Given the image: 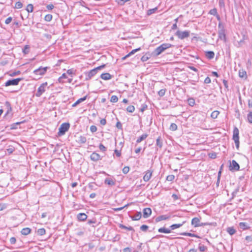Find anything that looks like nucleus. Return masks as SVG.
Here are the masks:
<instances>
[{
  "label": "nucleus",
  "mask_w": 252,
  "mask_h": 252,
  "mask_svg": "<svg viewBox=\"0 0 252 252\" xmlns=\"http://www.w3.org/2000/svg\"><path fill=\"white\" fill-rule=\"evenodd\" d=\"M157 10V7L152 8V9H150L147 11V14L148 15H150L152 14L153 13H155Z\"/></svg>",
  "instance_id": "58836bf2"
},
{
  "label": "nucleus",
  "mask_w": 252,
  "mask_h": 252,
  "mask_svg": "<svg viewBox=\"0 0 252 252\" xmlns=\"http://www.w3.org/2000/svg\"><path fill=\"white\" fill-rule=\"evenodd\" d=\"M158 232L159 233H170L171 232V229L161 227L158 229Z\"/></svg>",
  "instance_id": "4be33fe9"
},
{
  "label": "nucleus",
  "mask_w": 252,
  "mask_h": 252,
  "mask_svg": "<svg viewBox=\"0 0 252 252\" xmlns=\"http://www.w3.org/2000/svg\"><path fill=\"white\" fill-rule=\"evenodd\" d=\"M170 218V216H169L167 215H161V216H159L157 217L156 218L155 220L156 222H159V221H160L162 220H168Z\"/></svg>",
  "instance_id": "4468645a"
},
{
  "label": "nucleus",
  "mask_w": 252,
  "mask_h": 252,
  "mask_svg": "<svg viewBox=\"0 0 252 252\" xmlns=\"http://www.w3.org/2000/svg\"><path fill=\"white\" fill-rule=\"evenodd\" d=\"M151 56H150V55L149 53H146L145 55H144V56H143L141 58V60L142 61V62H146L147 61V60H148L150 58Z\"/></svg>",
  "instance_id": "bb28decb"
},
{
  "label": "nucleus",
  "mask_w": 252,
  "mask_h": 252,
  "mask_svg": "<svg viewBox=\"0 0 252 252\" xmlns=\"http://www.w3.org/2000/svg\"><path fill=\"white\" fill-rule=\"evenodd\" d=\"M104 66L105 65H102L90 70L88 73V78L87 79H91L93 76H94L97 73L98 70H100L101 69L104 68Z\"/></svg>",
  "instance_id": "0eeeda50"
},
{
  "label": "nucleus",
  "mask_w": 252,
  "mask_h": 252,
  "mask_svg": "<svg viewBox=\"0 0 252 252\" xmlns=\"http://www.w3.org/2000/svg\"><path fill=\"white\" fill-rule=\"evenodd\" d=\"M141 50L140 48H138L132 50L130 52H129L127 55H126L125 57L123 58V59H126L127 57H129L131 55L134 54L135 53H136L137 51H139Z\"/></svg>",
  "instance_id": "393cba45"
},
{
  "label": "nucleus",
  "mask_w": 252,
  "mask_h": 252,
  "mask_svg": "<svg viewBox=\"0 0 252 252\" xmlns=\"http://www.w3.org/2000/svg\"><path fill=\"white\" fill-rule=\"evenodd\" d=\"M239 227L241 229L244 230H247L250 228V227L248 226L247 223L244 222H241L239 223Z\"/></svg>",
  "instance_id": "6ab92c4d"
},
{
  "label": "nucleus",
  "mask_w": 252,
  "mask_h": 252,
  "mask_svg": "<svg viewBox=\"0 0 252 252\" xmlns=\"http://www.w3.org/2000/svg\"><path fill=\"white\" fill-rule=\"evenodd\" d=\"M247 119L248 122L252 124V112H250L248 114L247 116Z\"/></svg>",
  "instance_id": "09e8293b"
},
{
  "label": "nucleus",
  "mask_w": 252,
  "mask_h": 252,
  "mask_svg": "<svg viewBox=\"0 0 252 252\" xmlns=\"http://www.w3.org/2000/svg\"><path fill=\"white\" fill-rule=\"evenodd\" d=\"M191 224L195 227L203 225L202 223H200V219L198 218H194L192 219Z\"/></svg>",
  "instance_id": "9b49d317"
},
{
  "label": "nucleus",
  "mask_w": 252,
  "mask_h": 252,
  "mask_svg": "<svg viewBox=\"0 0 252 252\" xmlns=\"http://www.w3.org/2000/svg\"><path fill=\"white\" fill-rule=\"evenodd\" d=\"M239 77L241 78H246V77H247L246 71L243 69L240 70L239 71Z\"/></svg>",
  "instance_id": "a878e982"
},
{
  "label": "nucleus",
  "mask_w": 252,
  "mask_h": 252,
  "mask_svg": "<svg viewBox=\"0 0 252 252\" xmlns=\"http://www.w3.org/2000/svg\"><path fill=\"white\" fill-rule=\"evenodd\" d=\"M190 32L189 31H177L175 33V35L180 39H184V38H187L189 36Z\"/></svg>",
  "instance_id": "39448f33"
},
{
  "label": "nucleus",
  "mask_w": 252,
  "mask_h": 252,
  "mask_svg": "<svg viewBox=\"0 0 252 252\" xmlns=\"http://www.w3.org/2000/svg\"><path fill=\"white\" fill-rule=\"evenodd\" d=\"M87 95H86L84 97H82V98H79V99H78L74 103H73L72 104V106L73 107H75L76 106L77 104H78L79 103L84 101V100H85L87 98Z\"/></svg>",
  "instance_id": "5701e85b"
},
{
  "label": "nucleus",
  "mask_w": 252,
  "mask_h": 252,
  "mask_svg": "<svg viewBox=\"0 0 252 252\" xmlns=\"http://www.w3.org/2000/svg\"><path fill=\"white\" fill-rule=\"evenodd\" d=\"M69 126L70 125L68 123L62 124L59 128V134L63 135L68 130Z\"/></svg>",
  "instance_id": "423d86ee"
},
{
  "label": "nucleus",
  "mask_w": 252,
  "mask_h": 252,
  "mask_svg": "<svg viewBox=\"0 0 252 252\" xmlns=\"http://www.w3.org/2000/svg\"><path fill=\"white\" fill-rule=\"evenodd\" d=\"M220 112L217 110L214 111L211 115V117L212 119H216L217 118L218 116L219 115Z\"/></svg>",
  "instance_id": "7c9ffc66"
},
{
  "label": "nucleus",
  "mask_w": 252,
  "mask_h": 252,
  "mask_svg": "<svg viewBox=\"0 0 252 252\" xmlns=\"http://www.w3.org/2000/svg\"><path fill=\"white\" fill-rule=\"evenodd\" d=\"M143 217L148 218L152 213V210L150 208H146L143 209Z\"/></svg>",
  "instance_id": "2eb2a0df"
},
{
  "label": "nucleus",
  "mask_w": 252,
  "mask_h": 252,
  "mask_svg": "<svg viewBox=\"0 0 252 252\" xmlns=\"http://www.w3.org/2000/svg\"><path fill=\"white\" fill-rule=\"evenodd\" d=\"M48 68V67H43L40 66L38 68L34 70L33 73L37 75H43L46 72Z\"/></svg>",
  "instance_id": "1a4fd4ad"
},
{
  "label": "nucleus",
  "mask_w": 252,
  "mask_h": 252,
  "mask_svg": "<svg viewBox=\"0 0 252 252\" xmlns=\"http://www.w3.org/2000/svg\"><path fill=\"white\" fill-rule=\"evenodd\" d=\"M175 179V176L174 175H169L167 176L166 180L168 181H172Z\"/></svg>",
  "instance_id": "49530a36"
},
{
  "label": "nucleus",
  "mask_w": 252,
  "mask_h": 252,
  "mask_svg": "<svg viewBox=\"0 0 252 252\" xmlns=\"http://www.w3.org/2000/svg\"><path fill=\"white\" fill-rule=\"evenodd\" d=\"M33 6L32 4H29L27 6L26 10L29 13H30V12H32L33 11Z\"/></svg>",
  "instance_id": "c9c22d12"
},
{
  "label": "nucleus",
  "mask_w": 252,
  "mask_h": 252,
  "mask_svg": "<svg viewBox=\"0 0 252 252\" xmlns=\"http://www.w3.org/2000/svg\"><path fill=\"white\" fill-rule=\"evenodd\" d=\"M52 19V15L51 14H47L44 17V20L46 21L50 22Z\"/></svg>",
  "instance_id": "37998d69"
},
{
  "label": "nucleus",
  "mask_w": 252,
  "mask_h": 252,
  "mask_svg": "<svg viewBox=\"0 0 252 252\" xmlns=\"http://www.w3.org/2000/svg\"><path fill=\"white\" fill-rule=\"evenodd\" d=\"M239 133V129L237 127H235L233 129V139L238 150L239 149L240 144Z\"/></svg>",
  "instance_id": "7ed1b4c3"
},
{
  "label": "nucleus",
  "mask_w": 252,
  "mask_h": 252,
  "mask_svg": "<svg viewBox=\"0 0 252 252\" xmlns=\"http://www.w3.org/2000/svg\"><path fill=\"white\" fill-rule=\"evenodd\" d=\"M181 235L190 237H197V236L195 234L188 232H183L181 233Z\"/></svg>",
  "instance_id": "a19ab883"
},
{
  "label": "nucleus",
  "mask_w": 252,
  "mask_h": 252,
  "mask_svg": "<svg viewBox=\"0 0 252 252\" xmlns=\"http://www.w3.org/2000/svg\"><path fill=\"white\" fill-rule=\"evenodd\" d=\"M90 130L92 132H94L97 130V127L95 126H91Z\"/></svg>",
  "instance_id": "4d7b16f0"
},
{
  "label": "nucleus",
  "mask_w": 252,
  "mask_h": 252,
  "mask_svg": "<svg viewBox=\"0 0 252 252\" xmlns=\"http://www.w3.org/2000/svg\"><path fill=\"white\" fill-rule=\"evenodd\" d=\"M128 205L129 204H126L124 206L122 207L113 208V210H114L116 212L119 211H121V210H123L125 207H127L128 206Z\"/></svg>",
  "instance_id": "3c124183"
},
{
  "label": "nucleus",
  "mask_w": 252,
  "mask_h": 252,
  "mask_svg": "<svg viewBox=\"0 0 252 252\" xmlns=\"http://www.w3.org/2000/svg\"><path fill=\"white\" fill-rule=\"evenodd\" d=\"M153 171L151 170H148L146 172L143 177V180L145 182L148 181L152 175Z\"/></svg>",
  "instance_id": "f8f14e48"
},
{
  "label": "nucleus",
  "mask_w": 252,
  "mask_h": 252,
  "mask_svg": "<svg viewBox=\"0 0 252 252\" xmlns=\"http://www.w3.org/2000/svg\"><path fill=\"white\" fill-rule=\"evenodd\" d=\"M245 239L249 242L252 241V237L251 236H247Z\"/></svg>",
  "instance_id": "774afa93"
},
{
  "label": "nucleus",
  "mask_w": 252,
  "mask_h": 252,
  "mask_svg": "<svg viewBox=\"0 0 252 252\" xmlns=\"http://www.w3.org/2000/svg\"><path fill=\"white\" fill-rule=\"evenodd\" d=\"M118 101V98L116 95H112L110 99V101L113 103L117 102Z\"/></svg>",
  "instance_id": "ea45409f"
},
{
  "label": "nucleus",
  "mask_w": 252,
  "mask_h": 252,
  "mask_svg": "<svg viewBox=\"0 0 252 252\" xmlns=\"http://www.w3.org/2000/svg\"><path fill=\"white\" fill-rule=\"evenodd\" d=\"M209 13L214 16L217 15L218 14L217 9L213 8L210 10Z\"/></svg>",
  "instance_id": "a18cd8bd"
},
{
  "label": "nucleus",
  "mask_w": 252,
  "mask_h": 252,
  "mask_svg": "<svg viewBox=\"0 0 252 252\" xmlns=\"http://www.w3.org/2000/svg\"><path fill=\"white\" fill-rule=\"evenodd\" d=\"M148 228H149V227L148 225L144 224L140 226V230L142 231L145 232L147 230Z\"/></svg>",
  "instance_id": "8fccbe9b"
},
{
  "label": "nucleus",
  "mask_w": 252,
  "mask_h": 252,
  "mask_svg": "<svg viewBox=\"0 0 252 252\" xmlns=\"http://www.w3.org/2000/svg\"><path fill=\"white\" fill-rule=\"evenodd\" d=\"M188 102L189 104L191 106H193L195 104L194 99L193 98H189L188 99Z\"/></svg>",
  "instance_id": "603ef678"
},
{
  "label": "nucleus",
  "mask_w": 252,
  "mask_h": 252,
  "mask_svg": "<svg viewBox=\"0 0 252 252\" xmlns=\"http://www.w3.org/2000/svg\"><path fill=\"white\" fill-rule=\"evenodd\" d=\"M16 240L15 237H11L10 239V242L11 244H14L16 243Z\"/></svg>",
  "instance_id": "0e129e2a"
},
{
  "label": "nucleus",
  "mask_w": 252,
  "mask_h": 252,
  "mask_svg": "<svg viewBox=\"0 0 252 252\" xmlns=\"http://www.w3.org/2000/svg\"><path fill=\"white\" fill-rule=\"evenodd\" d=\"M48 85L47 82L42 83L38 88L37 91L35 94L37 97H40L46 91Z\"/></svg>",
  "instance_id": "20e7f679"
},
{
  "label": "nucleus",
  "mask_w": 252,
  "mask_h": 252,
  "mask_svg": "<svg viewBox=\"0 0 252 252\" xmlns=\"http://www.w3.org/2000/svg\"><path fill=\"white\" fill-rule=\"evenodd\" d=\"M22 80L21 78H16L12 80H9L5 83V86L17 85L19 82Z\"/></svg>",
  "instance_id": "6e6552de"
},
{
  "label": "nucleus",
  "mask_w": 252,
  "mask_h": 252,
  "mask_svg": "<svg viewBox=\"0 0 252 252\" xmlns=\"http://www.w3.org/2000/svg\"><path fill=\"white\" fill-rule=\"evenodd\" d=\"M184 223V222L182 223H179V224H172L170 226V228H171V230H174V229H175L176 228H179L181 226H182L183 224V223Z\"/></svg>",
  "instance_id": "c85d7f7f"
},
{
  "label": "nucleus",
  "mask_w": 252,
  "mask_h": 252,
  "mask_svg": "<svg viewBox=\"0 0 252 252\" xmlns=\"http://www.w3.org/2000/svg\"><path fill=\"white\" fill-rule=\"evenodd\" d=\"M172 197H173L174 200H176L178 199H181V196L179 194H173L172 195Z\"/></svg>",
  "instance_id": "de8ad7c7"
},
{
  "label": "nucleus",
  "mask_w": 252,
  "mask_h": 252,
  "mask_svg": "<svg viewBox=\"0 0 252 252\" xmlns=\"http://www.w3.org/2000/svg\"><path fill=\"white\" fill-rule=\"evenodd\" d=\"M87 141L86 138L84 136H80L78 138V142L81 144H84L86 143Z\"/></svg>",
  "instance_id": "cd10ccee"
},
{
  "label": "nucleus",
  "mask_w": 252,
  "mask_h": 252,
  "mask_svg": "<svg viewBox=\"0 0 252 252\" xmlns=\"http://www.w3.org/2000/svg\"><path fill=\"white\" fill-rule=\"evenodd\" d=\"M129 171V168L128 166H125L123 169V172L124 174L127 173Z\"/></svg>",
  "instance_id": "864d4df0"
},
{
  "label": "nucleus",
  "mask_w": 252,
  "mask_h": 252,
  "mask_svg": "<svg viewBox=\"0 0 252 252\" xmlns=\"http://www.w3.org/2000/svg\"><path fill=\"white\" fill-rule=\"evenodd\" d=\"M119 227L122 229H126V230H130V231H134L133 228L131 226L127 227L123 224H120L119 225Z\"/></svg>",
  "instance_id": "2f4dec72"
},
{
  "label": "nucleus",
  "mask_w": 252,
  "mask_h": 252,
  "mask_svg": "<svg viewBox=\"0 0 252 252\" xmlns=\"http://www.w3.org/2000/svg\"><path fill=\"white\" fill-rule=\"evenodd\" d=\"M177 129V126L174 123H172L170 126V129L172 131H175Z\"/></svg>",
  "instance_id": "79ce46f5"
},
{
  "label": "nucleus",
  "mask_w": 252,
  "mask_h": 252,
  "mask_svg": "<svg viewBox=\"0 0 252 252\" xmlns=\"http://www.w3.org/2000/svg\"><path fill=\"white\" fill-rule=\"evenodd\" d=\"M37 233L38 235L42 236L45 234L46 231L44 228H42L38 229L37 231Z\"/></svg>",
  "instance_id": "72a5a7b5"
},
{
  "label": "nucleus",
  "mask_w": 252,
  "mask_h": 252,
  "mask_svg": "<svg viewBox=\"0 0 252 252\" xmlns=\"http://www.w3.org/2000/svg\"><path fill=\"white\" fill-rule=\"evenodd\" d=\"M142 215L140 212H136L135 215L130 217L131 219L133 220H139L141 218Z\"/></svg>",
  "instance_id": "f3484780"
},
{
  "label": "nucleus",
  "mask_w": 252,
  "mask_h": 252,
  "mask_svg": "<svg viewBox=\"0 0 252 252\" xmlns=\"http://www.w3.org/2000/svg\"><path fill=\"white\" fill-rule=\"evenodd\" d=\"M126 110L128 112L132 113L135 110V107L133 105H129L127 107Z\"/></svg>",
  "instance_id": "e433bc0d"
},
{
  "label": "nucleus",
  "mask_w": 252,
  "mask_h": 252,
  "mask_svg": "<svg viewBox=\"0 0 252 252\" xmlns=\"http://www.w3.org/2000/svg\"><path fill=\"white\" fill-rule=\"evenodd\" d=\"M206 57L209 59H212L214 58L215 54L213 51H207L205 53Z\"/></svg>",
  "instance_id": "412c9836"
},
{
  "label": "nucleus",
  "mask_w": 252,
  "mask_h": 252,
  "mask_svg": "<svg viewBox=\"0 0 252 252\" xmlns=\"http://www.w3.org/2000/svg\"><path fill=\"white\" fill-rule=\"evenodd\" d=\"M6 208V205L5 204H0V211H2Z\"/></svg>",
  "instance_id": "e2e57ef3"
},
{
  "label": "nucleus",
  "mask_w": 252,
  "mask_h": 252,
  "mask_svg": "<svg viewBox=\"0 0 252 252\" xmlns=\"http://www.w3.org/2000/svg\"><path fill=\"white\" fill-rule=\"evenodd\" d=\"M105 183L109 185H114L115 183L113 180L110 179L109 178L105 179Z\"/></svg>",
  "instance_id": "4c0bfd02"
},
{
  "label": "nucleus",
  "mask_w": 252,
  "mask_h": 252,
  "mask_svg": "<svg viewBox=\"0 0 252 252\" xmlns=\"http://www.w3.org/2000/svg\"><path fill=\"white\" fill-rule=\"evenodd\" d=\"M12 17H9L5 20V23L6 24H9L12 21Z\"/></svg>",
  "instance_id": "bf43d9fd"
},
{
  "label": "nucleus",
  "mask_w": 252,
  "mask_h": 252,
  "mask_svg": "<svg viewBox=\"0 0 252 252\" xmlns=\"http://www.w3.org/2000/svg\"><path fill=\"white\" fill-rule=\"evenodd\" d=\"M23 6L22 3L20 1L16 2L15 4V8L17 9L21 8Z\"/></svg>",
  "instance_id": "c03bdc74"
},
{
  "label": "nucleus",
  "mask_w": 252,
  "mask_h": 252,
  "mask_svg": "<svg viewBox=\"0 0 252 252\" xmlns=\"http://www.w3.org/2000/svg\"><path fill=\"white\" fill-rule=\"evenodd\" d=\"M100 77H101V78H102V79H103L104 80H108L111 79L112 76L109 73H104L101 74Z\"/></svg>",
  "instance_id": "dca6fc26"
},
{
  "label": "nucleus",
  "mask_w": 252,
  "mask_h": 252,
  "mask_svg": "<svg viewBox=\"0 0 252 252\" xmlns=\"http://www.w3.org/2000/svg\"><path fill=\"white\" fill-rule=\"evenodd\" d=\"M172 46V45L170 43L162 44L156 48L153 53L155 56H158L164 52L166 49H168Z\"/></svg>",
  "instance_id": "f257e3e1"
},
{
  "label": "nucleus",
  "mask_w": 252,
  "mask_h": 252,
  "mask_svg": "<svg viewBox=\"0 0 252 252\" xmlns=\"http://www.w3.org/2000/svg\"><path fill=\"white\" fill-rule=\"evenodd\" d=\"M156 145L161 148L162 146V141L160 137H158L156 140Z\"/></svg>",
  "instance_id": "c756f323"
},
{
  "label": "nucleus",
  "mask_w": 252,
  "mask_h": 252,
  "mask_svg": "<svg viewBox=\"0 0 252 252\" xmlns=\"http://www.w3.org/2000/svg\"><path fill=\"white\" fill-rule=\"evenodd\" d=\"M147 134H143L142 135H141L139 138H137L136 140V142L137 143H139L141 142L142 141L145 140L147 137H148Z\"/></svg>",
  "instance_id": "b1692460"
},
{
  "label": "nucleus",
  "mask_w": 252,
  "mask_h": 252,
  "mask_svg": "<svg viewBox=\"0 0 252 252\" xmlns=\"http://www.w3.org/2000/svg\"><path fill=\"white\" fill-rule=\"evenodd\" d=\"M204 83L206 84L211 83V79L209 77H207L204 80Z\"/></svg>",
  "instance_id": "338daca9"
},
{
  "label": "nucleus",
  "mask_w": 252,
  "mask_h": 252,
  "mask_svg": "<svg viewBox=\"0 0 252 252\" xmlns=\"http://www.w3.org/2000/svg\"><path fill=\"white\" fill-rule=\"evenodd\" d=\"M165 90H163V89H161L158 92V94L159 96H162L165 94Z\"/></svg>",
  "instance_id": "13d9d810"
},
{
  "label": "nucleus",
  "mask_w": 252,
  "mask_h": 252,
  "mask_svg": "<svg viewBox=\"0 0 252 252\" xmlns=\"http://www.w3.org/2000/svg\"><path fill=\"white\" fill-rule=\"evenodd\" d=\"M227 232L230 235H232L235 233L236 230L233 227H228L227 229Z\"/></svg>",
  "instance_id": "473e14b6"
},
{
  "label": "nucleus",
  "mask_w": 252,
  "mask_h": 252,
  "mask_svg": "<svg viewBox=\"0 0 252 252\" xmlns=\"http://www.w3.org/2000/svg\"><path fill=\"white\" fill-rule=\"evenodd\" d=\"M206 249V247L204 246H201L199 247V250L200 252H204Z\"/></svg>",
  "instance_id": "69168bd1"
},
{
  "label": "nucleus",
  "mask_w": 252,
  "mask_h": 252,
  "mask_svg": "<svg viewBox=\"0 0 252 252\" xmlns=\"http://www.w3.org/2000/svg\"><path fill=\"white\" fill-rule=\"evenodd\" d=\"M90 158L91 160H92L94 161H97L101 159L100 158V156L95 152H93L91 155Z\"/></svg>",
  "instance_id": "ddd939ff"
},
{
  "label": "nucleus",
  "mask_w": 252,
  "mask_h": 252,
  "mask_svg": "<svg viewBox=\"0 0 252 252\" xmlns=\"http://www.w3.org/2000/svg\"><path fill=\"white\" fill-rule=\"evenodd\" d=\"M99 148L101 151L103 152H105L106 150V147L102 144H100L99 145Z\"/></svg>",
  "instance_id": "6e6d98bb"
},
{
  "label": "nucleus",
  "mask_w": 252,
  "mask_h": 252,
  "mask_svg": "<svg viewBox=\"0 0 252 252\" xmlns=\"http://www.w3.org/2000/svg\"><path fill=\"white\" fill-rule=\"evenodd\" d=\"M219 4L220 7H224L225 6L224 0H219Z\"/></svg>",
  "instance_id": "052dcab7"
},
{
  "label": "nucleus",
  "mask_w": 252,
  "mask_h": 252,
  "mask_svg": "<svg viewBox=\"0 0 252 252\" xmlns=\"http://www.w3.org/2000/svg\"><path fill=\"white\" fill-rule=\"evenodd\" d=\"M218 35L220 39L224 41H226L225 30L224 26L220 22L218 24Z\"/></svg>",
  "instance_id": "f03ea898"
},
{
  "label": "nucleus",
  "mask_w": 252,
  "mask_h": 252,
  "mask_svg": "<svg viewBox=\"0 0 252 252\" xmlns=\"http://www.w3.org/2000/svg\"><path fill=\"white\" fill-rule=\"evenodd\" d=\"M66 77H67V76H66V75L65 73H63V74H62V75L60 77H59V78L58 80H59V81L60 82H62V79L63 78H66Z\"/></svg>",
  "instance_id": "680f3d73"
},
{
  "label": "nucleus",
  "mask_w": 252,
  "mask_h": 252,
  "mask_svg": "<svg viewBox=\"0 0 252 252\" xmlns=\"http://www.w3.org/2000/svg\"><path fill=\"white\" fill-rule=\"evenodd\" d=\"M87 218V216L85 213H79L77 215V219L81 221H84Z\"/></svg>",
  "instance_id": "a211bd4d"
},
{
  "label": "nucleus",
  "mask_w": 252,
  "mask_h": 252,
  "mask_svg": "<svg viewBox=\"0 0 252 252\" xmlns=\"http://www.w3.org/2000/svg\"><path fill=\"white\" fill-rule=\"evenodd\" d=\"M75 70L73 69V68L69 69L67 70V73L69 75L75 74Z\"/></svg>",
  "instance_id": "5fc2aeb1"
},
{
  "label": "nucleus",
  "mask_w": 252,
  "mask_h": 252,
  "mask_svg": "<svg viewBox=\"0 0 252 252\" xmlns=\"http://www.w3.org/2000/svg\"><path fill=\"white\" fill-rule=\"evenodd\" d=\"M30 51V46L28 45H26L25 46L24 48L23 49V52L25 54H27L29 53Z\"/></svg>",
  "instance_id": "f704fd0d"
},
{
  "label": "nucleus",
  "mask_w": 252,
  "mask_h": 252,
  "mask_svg": "<svg viewBox=\"0 0 252 252\" xmlns=\"http://www.w3.org/2000/svg\"><path fill=\"white\" fill-rule=\"evenodd\" d=\"M31 231V229L30 228L26 227V228H23L22 229L21 232L22 235H27L30 233Z\"/></svg>",
  "instance_id": "aec40b11"
},
{
  "label": "nucleus",
  "mask_w": 252,
  "mask_h": 252,
  "mask_svg": "<svg viewBox=\"0 0 252 252\" xmlns=\"http://www.w3.org/2000/svg\"><path fill=\"white\" fill-rule=\"evenodd\" d=\"M240 166L238 163L235 160H233L230 162L229 170L231 171H238L239 170Z\"/></svg>",
  "instance_id": "9d476101"
}]
</instances>
